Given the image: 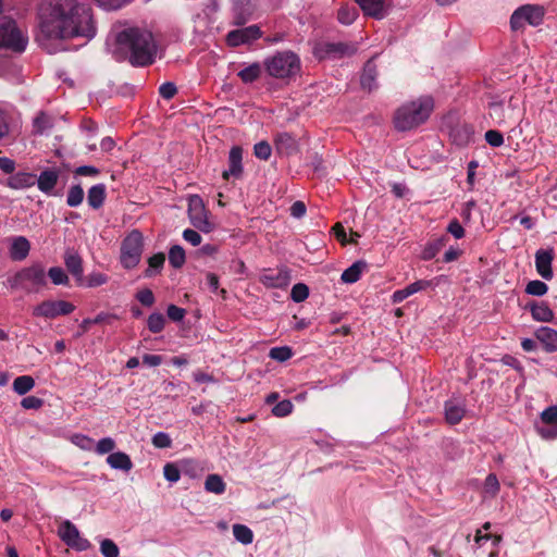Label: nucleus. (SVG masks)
<instances>
[{
  "label": "nucleus",
  "mask_w": 557,
  "mask_h": 557,
  "mask_svg": "<svg viewBox=\"0 0 557 557\" xmlns=\"http://www.w3.org/2000/svg\"><path fill=\"white\" fill-rule=\"evenodd\" d=\"M39 29L48 39L83 37L88 40L97 30L91 9L78 0H52L44 4L39 13Z\"/></svg>",
  "instance_id": "f257e3e1"
},
{
  "label": "nucleus",
  "mask_w": 557,
  "mask_h": 557,
  "mask_svg": "<svg viewBox=\"0 0 557 557\" xmlns=\"http://www.w3.org/2000/svg\"><path fill=\"white\" fill-rule=\"evenodd\" d=\"M108 48L115 60L128 61L134 66L152 64L159 52L154 35L144 26H128L117 32Z\"/></svg>",
  "instance_id": "f03ea898"
},
{
  "label": "nucleus",
  "mask_w": 557,
  "mask_h": 557,
  "mask_svg": "<svg viewBox=\"0 0 557 557\" xmlns=\"http://www.w3.org/2000/svg\"><path fill=\"white\" fill-rule=\"evenodd\" d=\"M433 110L434 100L430 96H421L406 101L394 113V126L399 132L412 131L424 124Z\"/></svg>",
  "instance_id": "7ed1b4c3"
},
{
  "label": "nucleus",
  "mask_w": 557,
  "mask_h": 557,
  "mask_svg": "<svg viewBox=\"0 0 557 557\" xmlns=\"http://www.w3.org/2000/svg\"><path fill=\"white\" fill-rule=\"evenodd\" d=\"M263 64L270 76L280 79L294 77L300 71V60L292 51L277 52L267 58Z\"/></svg>",
  "instance_id": "20e7f679"
},
{
  "label": "nucleus",
  "mask_w": 557,
  "mask_h": 557,
  "mask_svg": "<svg viewBox=\"0 0 557 557\" xmlns=\"http://www.w3.org/2000/svg\"><path fill=\"white\" fill-rule=\"evenodd\" d=\"M188 219L191 225L202 233H210L214 230L215 225L210 219V213L206 209L203 200L198 195L188 197Z\"/></svg>",
  "instance_id": "39448f33"
},
{
  "label": "nucleus",
  "mask_w": 557,
  "mask_h": 557,
  "mask_svg": "<svg viewBox=\"0 0 557 557\" xmlns=\"http://www.w3.org/2000/svg\"><path fill=\"white\" fill-rule=\"evenodd\" d=\"M545 9L540 4H524L513 11L510 17V26L512 30H519L525 24L539 26L544 18Z\"/></svg>",
  "instance_id": "423d86ee"
},
{
  "label": "nucleus",
  "mask_w": 557,
  "mask_h": 557,
  "mask_svg": "<svg viewBox=\"0 0 557 557\" xmlns=\"http://www.w3.org/2000/svg\"><path fill=\"white\" fill-rule=\"evenodd\" d=\"M143 246V235L138 231H132L124 238L121 247V263L125 269H133L139 263Z\"/></svg>",
  "instance_id": "0eeeda50"
},
{
  "label": "nucleus",
  "mask_w": 557,
  "mask_h": 557,
  "mask_svg": "<svg viewBox=\"0 0 557 557\" xmlns=\"http://www.w3.org/2000/svg\"><path fill=\"white\" fill-rule=\"evenodd\" d=\"M488 115L498 126L512 122L516 116V103L513 97L506 99L495 98L488 103Z\"/></svg>",
  "instance_id": "6e6552de"
},
{
  "label": "nucleus",
  "mask_w": 557,
  "mask_h": 557,
  "mask_svg": "<svg viewBox=\"0 0 557 557\" xmlns=\"http://www.w3.org/2000/svg\"><path fill=\"white\" fill-rule=\"evenodd\" d=\"M58 536L72 549L84 552L90 548V542L81 535L79 530L70 520H64L58 528Z\"/></svg>",
  "instance_id": "1a4fd4ad"
},
{
  "label": "nucleus",
  "mask_w": 557,
  "mask_h": 557,
  "mask_svg": "<svg viewBox=\"0 0 557 557\" xmlns=\"http://www.w3.org/2000/svg\"><path fill=\"white\" fill-rule=\"evenodd\" d=\"M75 310V306L65 300H46L33 308V315L45 319H55L67 315Z\"/></svg>",
  "instance_id": "9d476101"
},
{
  "label": "nucleus",
  "mask_w": 557,
  "mask_h": 557,
  "mask_svg": "<svg viewBox=\"0 0 557 557\" xmlns=\"http://www.w3.org/2000/svg\"><path fill=\"white\" fill-rule=\"evenodd\" d=\"M541 424L535 425L537 434L544 440L557 438V406L547 407L541 413Z\"/></svg>",
  "instance_id": "9b49d317"
},
{
  "label": "nucleus",
  "mask_w": 557,
  "mask_h": 557,
  "mask_svg": "<svg viewBox=\"0 0 557 557\" xmlns=\"http://www.w3.org/2000/svg\"><path fill=\"white\" fill-rule=\"evenodd\" d=\"M259 281L267 288H284L289 284L290 275L285 268L268 269L260 274Z\"/></svg>",
  "instance_id": "f8f14e48"
},
{
  "label": "nucleus",
  "mask_w": 557,
  "mask_h": 557,
  "mask_svg": "<svg viewBox=\"0 0 557 557\" xmlns=\"http://www.w3.org/2000/svg\"><path fill=\"white\" fill-rule=\"evenodd\" d=\"M261 36L260 28L251 25L244 28H238L230 32L226 36V41L232 47H237L258 39Z\"/></svg>",
  "instance_id": "ddd939ff"
},
{
  "label": "nucleus",
  "mask_w": 557,
  "mask_h": 557,
  "mask_svg": "<svg viewBox=\"0 0 557 557\" xmlns=\"http://www.w3.org/2000/svg\"><path fill=\"white\" fill-rule=\"evenodd\" d=\"M243 174V150L238 146H234L228 153V169L223 171L222 177L224 180L235 178L238 180Z\"/></svg>",
  "instance_id": "4468645a"
},
{
  "label": "nucleus",
  "mask_w": 557,
  "mask_h": 557,
  "mask_svg": "<svg viewBox=\"0 0 557 557\" xmlns=\"http://www.w3.org/2000/svg\"><path fill=\"white\" fill-rule=\"evenodd\" d=\"M554 259L553 249H539L535 253V268L544 280L553 277L552 262Z\"/></svg>",
  "instance_id": "2eb2a0df"
},
{
  "label": "nucleus",
  "mask_w": 557,
  "mask_h": 557,
  "mask_svg": "<svg viewBox=\"0 0 557 557\" xmlns=\"http://www.w3.org/2000/svg\"><path fill=\"white\" fill-rule=\"evenodd\" d=\"M9 253L12 260L22 261L27 258L30 250V243L24 236L9 238Z\"/></svg>",
  "instance_id": "dca6fc26"
},
{
  "label": "nucleus",
  "mask_w": 557,
  "mask_h": 557,
  "mask_svg": "<svg viewBox=\"0 0 557 557\" xmlns=\"http://www.w3.org/2000/svg\"><path fill=\"white\" fill-rule=\"evenodd\" d=\"M358 3L366 15L377 20L386 15L389 5L388 0H358Z\"/></svg>",
  "instance_id": "f3484780"
},
{
  "label": "nucleus",
  "mask_w": 557,
  "mask_h": 557,
  "mask_svg": "<svg viewBox=\"0 0 557 557\" xmlns=\"http://www.w3.org/2000/svg\"><path fill=\"white\" fill-rule=\"evenodd\" d=\"M536 339L543 345L547 352L557 351V331L548 327L541 326L534 333Z\"/></svg>",
  "instance_id": "a211bd4d"
},
{
  "label": "nucleus",
  "mask_w": 557,
  "mask_h": 557,
  "mask_svg": "<svg viewBox=\"0 0 557 557\" xmlns=\"http://www.w3.org/2000/svg\"><path fill=\"white\" fill-rule=\"evenodd\" d=\"M533 320L537 322H552L554 320V311L545 301H531L527 305Z\"/></svg>",
  "instance_id": "6ab92c4d"
},
{
  "label": "nucleus",
  "mask_w": 557,
  "mask_h": 557,
  "mask_svg": "<svg viewBox=\"0 0 557 557\" xmlns=\"http://www.w3.org/2000/svg\"><path fill=\"white\" fill-rule=\"evenodd\" d=\"M26 286H42L46 284V272L40 264H33L22 269Z\"/></svg>",
  "instance_id": "aec40b11"
},
{
  "label": "nucleus",
  "mask_w": 557,
  "mask_h": 557,
  "mask_svg": "<svg viewBox=\"0 0 557 557\" xmlns=\"http://www.w3.org/2000/svg\"><path fill=\"white\" fill-rule=\"evenodd\" d=\"M36 183V175L26 172H18L10 176L8 186L12 189H24L34 186Z\"/></svg>",
  "instance_id": "412c9836"
},
{
  "label": "nucleus",
  "mask_w": 557,
  "mask_h": 557,
  "mask_svg": "<svg viewBox=\"0 0 557 557\" xmlns=\"http://www.w3.org/2000/svg\"><path fill=\"white\" fill-rule=\"evenodd\" d=\"M108 465L115 470L128 472L133 468V462L129 456L123 451L111 453L107 457Z\"/></svg>",
  "instance_id": "4be33fe9"
},
{
  "label": "nucleus",
  "mask_w": 557,
  "mask_h": 557,
  "mask_svg": "<svg viewBox=\"0 0 557 557\" xmlns=\"http://www.w3.org/2000/svg\"><path fill=\"white\" fill-rule=\"evenodd\" d=\"M465 416V407L456 400L445 403V419L449 424L459 423Z\"/></svg>",
  "instance_id": "5701e85b"
},
{
  "label": "nucleus",
  "mask_w": 557,
  "mask_h": 557,
  "mask_svg": "<svg viewBox=\"0 0 557 557\" xmlns=\"http://www.w3.org/2000/svg\"><path fill=\"white\" fill-rule=\"evenodd\" d=\"M65 265L67 270L76 277V282L79 285L84 284L82 258L75 252L66 253Z\"/></svg>",
  "instance_id": "b1692460"
},
{
  "label": "nucleus",
  "mask_w": 557,
  "mask_h": 557,
  "mask_svg": "<svg viewBox=\"0 0 557 557\" xmlns=\"http://www.w3.org/2000/svg\"><path fill=\"white\" fill-rule=\"evenodd\" d=\"M36 182L40 191L50 194L57 185L58 173L51 170L44 171L38 178L36 177Z\"/></svg>",
  "instance_id": "393cba45"
},
{
  "label": "nucleus",
  "mask_w": 557,
  "mask_h": 557,
  "mask_svg": "<svg viewBox=\"0 0 557 557\" xmlns=\"http://www.w3.org/2000/svg\"><path fill=\"white\" fill-rule=\"evenodd\" d=\"M366 269L367 263L364 261H356L342 273L341 280L346 284L356 283Z\"/></svg>",
  "instance_id": "a878e982"
},
{
  "label": "nucleus",
  "mask_w": 557,
  "mask_h": 557,
  "mask_svg": "<svg viewBox=\"0 0 557 557\" xmlns=\"http://www.w3.org/2000/svg\"><path fill=\"white\" fill-rule=\"evenodd\" d=\"M182 467V473L190 479H197L202 475L205 468L201 462L195 459H182L180 460Z\"/></svg>",
  "instance_id": "bb28decb"
},
{
  "label": "nucleus",
  "mask_w": 557,
  "mask_h": 557,
  "mask_svg": "<svg viewBox=\"0 0 557 557\" xmlns=\"http://www.w3.org/2000/svg\"><path fill=\"white\" fill-rule=\"evenodd\" d=\"M106 199V186L103 184H97L89 188L87 194L88 205L94 209H99Z\"/></svg>",
  "instance_id": "cd10ccee"
},
{
  "label": "nucleus",
  "mask_w": 557,
  "mask_h": 557,
  "mask_svg": "<svg viewBox=\"0 0 557 557\" xmlns=\"http://www.w3.org/2000/svg\"><path fill=\"white\" fill-rule=\"evenodd\" d=\"M205 490L208 493L221 495L226 490V484L219 474H209L205 481Z\"/></svg>",
  "instance_id": "c85d7f7f"
},
{
  "label": "nucleus",
  "mask_w": 557,
  "mask_h": 557,
  "mask_svg": "<svg viewBox=\"0 0 557 557\" xmlns=\"http://www.w3.org/2000/svg\"><path fill=\"white\" fill-rule=\"evenodd\" d=\"M35 386V380L30 375L17 376L13 382V391L18 395H25Z\"/></svg>",
  "instance_id": "c756f323"
},
{
  "label": "nucleus",
  "mask_w": 557,
  "mask_h": 557,
  "mask_svg": "<svg viewBox=\"0 0 557 557\" xmlns=\"http://www.w3.org/2000/svg\"><path fill=\"white\" fill-rule=\"evenodd\" d=\"M275 146L281 153H290L295 149V139L287 133H281L275 138Z\"/></svg>",
  "instance_id": "7c9ffc66"
},
{
  "label": "nucleus",
  "mask_w": 557,
  "mask_h": 557,
  "mask_svg": "<svg viewBox=\"0 0 557 557\" xmlns=\"http://www.w3.org/2000/svg\"><path fill=\"white\" fill-rule=\"evenodd\" d=\"M233 535L239 543L244 545L251 544L253 541L252 531L245 524L236 523L233 525Z\"/></svg>",
  "instance_id": "2f4dec72"
},
{
  "label": "nucleus",
  "mask_w": 557,
  "mask_h": 557,
  "mask_svg": "<svg viewBox=\"0 0 557 557\" xmlns=\"http://www.w3.org/2000/svg\"><path fill=\"white\" fill-rule=\"evenodd\" d=\"M376 69L372 62H368L361 75V85L364 89L371 90L374 86Z\"/></svg>",
  "instance_id": "473e14b6"
},
{
  "label": "nucleus",
  "mask_w": 557,
  "mask_h": 557,
  "mask_svg": "<svg viewBox=\"0 0 557 557\" xmlns=\"http://www.w3.org/2000/svg\"><path fill=\"white\" fill-rule=\"evenodd\" d=\"M261 74V65L252 63L238 72V76L244 83H252L259 78Z\"/></svg>",
  "instance_id": "72a5a7b5"
},
{
  "label": "nucleus",
  "mask_w": 557,
  "mask_h": 557,
  "mask_svg": "<svg viewBox=\"0 0 557 557\" xmlns=\"http://www.w3.org/2000/svg\"><path fill=\"white\" fill-rule=\"evenodd\" d=\"M33 127L36 134L41 135L52 127V119L48 114L40 112L34 119Z\"/></svg>",
  "instance_id": "f704fd0d"
},
{
  "label": "nucleus",
  "mask_w": 557,
  "mask_h": 557,
  "mask_svg": "<svg viewBox=\"0 0 557 557\" xmlns=\"http://www.w3.org/2000/svg\"><path fill=\"white\" fill-rule=\"evenodd\" d=\"M165 257L163 253L153 255L148 259V268L145 271V276L151 277L157 274L163 267Z\"/></svg>",
  "instance_id": "c9c22d12"
},
{
  "label": "nucleus",
  "mask_w": 557,
  "mask_h": 557,
  "mask_svg": "<svg viewBox=\"0 0 557 557\" xmlns=\"http://www.w3.org/2000/svg\"><path fill=\"white\" fill-rule=\"evenodd\" d=\"M169 261L173 268H181L185 263V250L182 246L175 245L169 251Z\"/></svg>",
  "instance_id": "e433bc0d"
},
{
  "label": "nucleus",
  "mask_w": 557,
  "mask_h": 557,
  "mask_svg": "<svg viewBox=\"0 0 557 557\" xmlns=\"http://www.w3.org/2000/svg\"><path fill=\"white\" fill-rule=\"evenodd\" d=\"M163 474H164V478L169 482L176 483L180 480L181 474H183L181 462L178 461L176 463H172V462L166 463L163 467Z\"/></svg>",
  "instance_id": "4c0bfd02"
},
{
  "label": "nucleus",
  "mask_w": 557,
  "mask_h": 557,
  "mask_svg": "<svg viewBox=\"0 0 557 557\" xmlns=\"http://www.w3.org/2000/svg\"><path fill=\"white\" fill-rule=\"evenodd\" d=\"M499 492V482L495 474H488L483 485L485 497H495Z\"/></svg>",
  "instance_id": "58836bf2"
},
{
  "label": "nucleus",
  "mask_w": 557,
  "mask_h": 557,
  "mask_svg": "<svg viewBox=\"0 0 557 557\" xmlns=\"http://www.w3.org/2000/svg\"><path fill=\"white\" fill-rule=\"evenodd\" d=\"M444 245H445L444 238H438L432 243H429L422 251V259H424V260L433 259L440 252V250L443 248Z\"/></svg>",
  "instance_id": "ea45409f"
},
{
  "label": "nucleus",
  "mask_w": 557,
  "mask_h": 557,
  "mask_svg": "<svg viewBox=\"0 0 557 557\" xmlns=\"http://www.w3.org/2000/svg\"><path fill=\"white\" fill-rule=\"evenodd\" d=\"M71 442L83 450L90 451L95 447V442L91 437L77 433L71 436Z\"/></svg>",
  "instance_id": "a19ab883"
},
{
  "label": "nucleus",
  "mask_w": 557,
  "mask_h": 557,
  "mask_svg": "<svg viewBox=\"0 0 557 557\" xmlns=\"http://www.w3.org/2000/svg\"><path fill=\"white\" fill-rule=\"evenodd\" d=\"M84 199V190L79 185L72 186L67 193L66 203L70 207H78Z\"/></svg>",
  "instance_id": "79ce46f5"
},
{
  "label": "nucleus",
  "mask_w": 557,
  "mask_h": 557,
  "mask_svg": "<svg viewBox=\"0 0 557 557\" xmlns=\"http://www.w3.org/2000/svg\"><path fill=\"white\" fill-rule=\"evenodd\" d=\"M165 324V318L159 312L151 313L148 317L147 325L150 332L159 333L163 330Z\"/></svg>",
  "instance_id": "37998d69"
},
{
  "label": "nucleus",
  "mask_w": 557,
  "mask_h": 557,
  "mask_svg": "<svg viewBox=\"0 0 557 557\" xmlns=\"http://www.w3.org/2000/svg\"><path fill=\"white\" fill-rule=\"evenodd\" d=\"M292 356H293V351L287 346L273 347V348H271V350L269 352V357L271 359L280 361V362H284V361L290 359Z\"/></svg>",
  "instance_id": "c03bdc74"
},
{
  "label": "nucleus",
  "mask_w": 557,
  "mask_h": 557,
  "mask_svg": "<svg viewBox=\"0 0 557 557\" xmlns=\"http://www.w3.org/2000/svg\"><path fill=\"white\" fill-rule=\"evenodd\" d=\"M357 15H358V12H357L356 8L343 7L338 10L337 17L342 24L350 25L357 17Z\"/></svg>",
  "instance_id": "a18cd8bd"
},
{
  "label": "nucleus",
  "mask_w": 557,
  "mask_h": 557,
  "mask_svg": "<svg viewBox=\"0 0 557 557\" xmlns=\"http://www.w3.org/2000/svg\"><path fill=\"white\" fill-rule=\"evenodd\" d=\"M115 446V441L112 437H103L95 444L94 449L98 455H104L112 453Z\"/></svg>",
  "instance_id": "49530a36"
},
{
  "label": "nucleus",
  "mask_w": 557,
  "mask_h": 557,
  "mask_svg": "<svg viewBox=\"0 0 557 557\" xmlns=\"http://www.w3.org/2000/svg\"><path fill=\"white\" fill-rule=\"evenodd\" d=\"M48 275L52 283L55 285H65L69 282V277L65 271L60 267L50 268L48 271Z\"/></svg>",
  "instance_id": "de8ad7c7"
},
{
  "label": "nucleus",
  "mask_w": 557,
  "mask_h": 557,
  "mask_svg": "<svg viewBox=\"0 0 557 557\" xmlns=\"http://www.w3.org/2000/svg\"><path fill=\"white\" fill-rule=\"evenodd\" d=\"M100 552L103 557H119L120 549L117 545L109 539H104L100 543Z\"/></svg>",
  "instance_id": "09e8293b"
},
{
  "label": "nucleus",
  "mask_w": 557,
  "mask_h": 557,
  "mask_svg": "<svg viewBox=\"0 0 557 557\" xmlns=\"http://www.w3.org/2000/svg\"><path fill=\"white\" fill-rule=\"evenodd\" d=\"M293 409H294L293 403L288 399H284V400L277 403L272 408V413L275 417L283 418V417H287L288 414H290Z\"/></svg>",
  "instance_id": "8fccbe9b"
},
{
  "label": "nucleus",
  "mask_w": 557,
  "mask_h": 557,
  "mask_svg": "<svg viewBox=\"0 0 557 557\" xmlns=\"http://www.w3.org/2000/svg\"><path fill=\"white\" fill-rule=\"evenodd\" d=\"M547 290H548V286L544 282L539 281V280L529 282L525 287L527 294L533 295V296H543L547 293Z\"/></svg>",
  "instance_id": "3c124183"
},
{
  "label": "nucleus",
  "mask_w": 557,
  "mask_h": 557,
  "mask_svg": "<svg viewBox=\"0 0 557 557\" xmlns=\"http://www.w3.org/2000/svg\"><path fill=\"white\" fill-rule=\"evenodd\" d=\"M292 299L296 302H301L309 296V289L307 285L302 283L295 284L290 293Z\"/></svg>",
  "instance_id": "603ef678"
},
{
  "label": "nucleus",
  "mask_w": 557,
  "mask_h": 557,
  "mask_svg": "<svg viewBox=\"0 0 557 557\" xmlns=\"http://www.w3.org/2000/svg\"><path fill=\"white\" fill-rule=\"evenodd\" d=\"M5 284L12 290L27 288L22 270L8 277Z\"/></svg>",
  "instance_id": "864d4df0"
},
{
  "label": "nucleus",
  "mask_w": 557,
  "mask_h": 557,
  "mask_svg": "<svg viewBox=\"0 0 557 557\" xmlns=\"http://www.w3.org/2000/svg\"><path fill=\"white\" fill-rule=\"evenodd\" d=\"M5 284L12 290L27 288L22 270L8 277Z\"/></svg>",
  "instance_id": "5fc2aeb1"
},
{
  "label": "nucleus",
  "mask_w": 557,
  "mask_h": 557,
  "mask_svg": "<svg viewBox=\"0 0 557 557\" xmlns=\"http://www.w3.org/2000/svg\"><path fill=\"white\" fill-rule=\"evenodd\" d=\"M329 47H330V49H329L330 52H333V53H336L339 55H350V54L355 53V51L357 50V48L355 46L347 45L344 42L332 44Z\"/></svg>",
  "instance_id": "6e6d98bb"
},
{
  "label": "nucleus",
  "mask_w": 557,
  "mask_h": 557,
  "mask_svg": "<svg viewBox=\"0 0 557 557\" xmlns=\"http://www.w3.org/2000/svg\"><path fill=\"white\" fill-rule=\"evenodd\" d=\"M108 276L101 272H92L86 277L87 287H98L108 282Z\"/></svg>",
  "instance_id": "4d7b16f0"
},
{
  "label": "nucleus",
  "mask_w": 557,
  "mask_h": 557,
  "mask_svg": "<svg viewBox=\"0 0 557 557\" xmlns=\"http://www.w3.org/2000/svg\"><path fill=\"white\" fill-rule=\"evenodd\" d=\"M272 148L269 143L260 141L255 145L253 153L261 160H268L271 157Z\"/></svg>",
  "instance_id": "13d9d810"
},
{
  "label": "nucleus",
  "mask_w": 557,
  "mask_h": 557,
  "mask_svg": "<svg viewBox=\"0 0 557 557\" xmlns=\"http://www.w3.org/2000/svg\"><path fill=\"white\" fill-rule=\"evenodd\" d=\"M10 122L11 117L8 111L0 108V139L7 137L10 134Z\"/></svg>",
  "instance_id": "bf43d9fd"
},
{
  "label": "nucleus",
  "mask_w": 557,
  "mask_h": 557,
  "mask_svg": "<svg viewBox=\"0 0 557 557\" xmlns=\"http://www.w3.org/2000/svg\"><path fill=\"white\" fill-rule=\"evenodd\" d=\"M485 140L492 147H500L504 144L502 133L495 129H490L485 133Z\"/></svg>",
  "instance_id": "052dcab7"
},
{
  "label": "nucleus",
  "mask_w": 557,
  "mask_h": 557,
  "mask_svg": "<svg viewBox=\"0 0 557 557\" xmlns=\"http://www.w3.org/2000/svg\"><path fill=\"white\" fill-rule=\"evenodd\" d=\"M44 405V400L36 396H26L21 400V406L26 409H39Z\"/></svg>",
  "instance_id": "680f3d73"
},
{
  "label": "nucleus",
  "mask_w": 557,
  "mask_h": 557,
  "mask_svg": "<svg viewBox=\"0 0 557 557\" xmlns=\"http://www.w3.org/2000/svg\"><path fill=\"white\" fill-rule=\"evenodd\" d=\"M99 7L106 10H117L129 3L132 0H95Z\"/></svg>",
  "instance_id": "e2e57ef3"
},
{
  "label": "nucleus",
  "mask_w": 557,
  "mask_h": 557,
  "mask_svg": "<svg viewBox=\"0 0 557 557\" xmlns=\"http://www.w3.org/2000/svg\"><path fill=\"white\" fill-rule=\"evenodd\" d=\"M152 444L158 448H168L171 446L172 441L166 433L158 432L152 437Z\"/></svg>",
  "instance_id": "0e129e2a"
},
{
  "label": "nucleus",
  "mask_w": 557,
  "mask_h": 557,
  "mask_svg": "<svg viewBox=\"0 0 557 557\" xmlns=\"http://www.w3.org/2000/svg\"><path fill=\"white\" fill-rule=\"evenodd\" d=\"M137 300L144 306H152L154 302L153 293L149 288L139 290L136 295Z\"/></svg>",
  "instance_id": "69168bd1"
},
{
  "label": "nucleus",
  "mask_w": 557,
  "mask_h": 557,
  "mask_svg": "<svg viewBox=\"0 0 557 557\" xmlns=\"http://www.w3.org/2000/svg\"><path fill=\"white\" fill-rule=\"evenodd\" d=\"M183 238L189 243L191 246H199L201 244V235L195 231V230H191V228H186L184 232H183Z\"/></svg>",
  "instance_id": "338daca9"
},
{
  "label": "nucleus",
  "mask_w": 557,
  "mask_h": 557,
  "mask_svg": "<svg viewBox=\"0 0 557 557\" xmlns=\"http://www.w3.org/2000/svg\"><path fill=\"white\" fill-rule=\"evenodd\" d=\"M159 92L162 98L169 100L175 96V94L177 92V88L173 83L168 82L160 86Z\"/></svg>",
  "instance_id": "774afa93"
}]
</instances>
